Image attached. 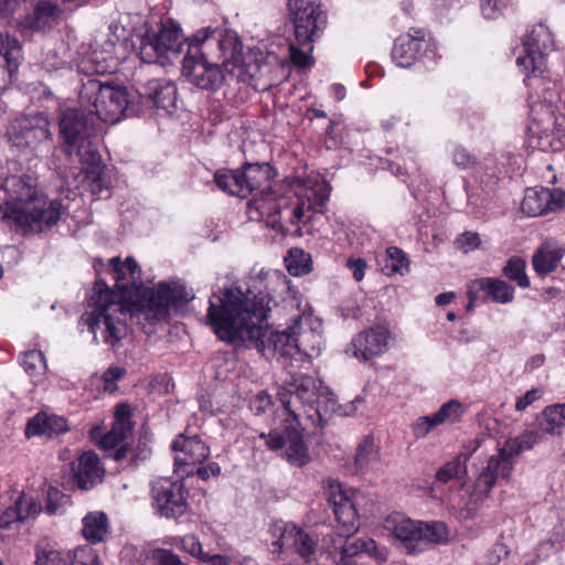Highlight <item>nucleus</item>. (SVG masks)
Segmentation results:
<instances>
[{
  "label": "nucleus",
  "mask_w": 565,
  "mask_h": 565,
  "mask_svg": "<svg viewBox=\"0 0 565 565\" xmlns=\"http://www.w3.org/2000/svg\"><path fill=\"white\" fill-rule=\"evenodd\" d=\"M108 266L116 290L98 278L89 300L92 310L82 319L94 341L100 335L102 342L113 350H117L129 333L128 318L135 317L138 323L146 321L152 327L168 317L170 307H182L194 298L181 280L162 281L156 290L147 289L140 294V268L131 256L124 263L119 257H113Z\"/></svg>",
  "instance_id": "f257e3e1"
},
{
  "label": "nucleus",
  "mask_w": 565,
  "mask_h": 565,
  "mask_svg": "<svg viewBox=\"0 0 565 565\" xmlns=\"http://www.w3.org/2000/svg\"><path fill=\"white\" fill-rule=\"evenodd\" d=\"M256 278L224 289L210 297L207 323L217 338L230 344L254 347L267 360H277L286 367L288 359L302 361L308 355L305 341L313 337L312 330H303V318L297 316L284 331L264 329L270 311L271 298L262 289Z\"/></svg>",
  "instance_id": "f03ea898"
},
{
  "label": "nucleus",
  "mask_w": 565,
  "mask_h": 565,
  "mask_svg": "<svg viewBox=\"0 0 565 565\" xmlns=\"http://www.w3.org/2000/svg\"><path fill=\"white\" fill-rule=\"evenodd\" d=\"M0 190L6 194L0 204V220L14 223L25 233L51 228L65 212L61 201H51L39 192L32 175L0 177Z\"/></svg>",
  "instance_id": "7ed1b4c3"
},
{
  "label": "nucleus",
  "mask_w": 565,
  "mask_h": 565,
  "mask_svg": "<svg viewBox=\"0 0 565 565\" xmlns=\"http://www.w3.org/2000/svg\"><path fill=\"white\" fill-rule=\"evenodd\" d=\"M278 397L298 426L305 420L323 427L339 409L332 391L319 379L303 373H290L280 385Z\"/></svg>",
  "instance_id": "20e7f679"
},
{
  "label": "nucleus",
  "mask_w": 565,
  "mask_h": 565,
  "mask_svg": "<svg viewBox=\"0 0 565 565\" xmlns=\"http://www.w3.org/2000/svg\"><path fill=\"white\" fill-rule=\"evenodd\" d=\"M243 45L236 32L211 25L196 30L188 42V53L216 62L231 73L242 63Z\"/></svg>",
  "instance_id": "39448f33"
},
{
  "label": "nucleus",
  "mask_w": 565,
  "mask_h": 565,
  "mask_svg": "<svg viewBox=\"0 0 565 565\" xmlns=\"http://www.w3.org/2000/svg\"><path fill=\"white\" fill-rule=\"evenodd\" d=\"M78 100L88 115H95L104 122L116 124L125 114L129 100L125 87L110 86L96 78L83 82Z\"/></svg>",
  "instance_id": "423d86ee"
},
{
  "label": "nucleus",
  "mask_w": 565,
  "mask_h": 565,
  "mask_svg": "<svg viewBox=\"0 0 565 565\" xmlns=\"http://www.w3.org/2000/svg\"><path fill=\"white\" fill-rule=\"evenodd\" d=\"M138 54L143 63L166 64L179 57L188 42L178 23L171 19L162 22L158 30H147L138 36Z\"/></svg>",
  "instance_id": "0eeeda50"
},
{
  "label": "nucleus",
  "mask_w": 565,
  "mask_h": 565,
  "mask_svg": "<svg viewBox=\"0 0 565 565\" xmlns=\"http://www.w3.org/2000/svg\"><path fill=\"white\" fill-rule=\"evenodd\" d=\"M384 527L407 554L420 553L446 536V527L443 523L416 522L402 514L387 518Z\"/></svg>",
  "instance_id": "6e6552de"
},
{
  "label": "nucleus",
  "mask_w": 565,
  "mask_h": 565,
  "mask_svg": "<svg viewBox=\"0 0 565 565\" xmlns=\"http://www.w3.org/2000/svg\"><path fill=\"white\" fill-rule=\"evenodd\" d=\"M85 108H66L60 116V134L63 138V151L70 158L88 156L93 159L97 147L93 141L94 126Z\"/></svg>",
  "instance_id": "1a4fd4ad"
},
{
  "label": "nucleus",
  "mask_w": 565,
  "mask_h": 565,
  "mask_svg": "<svg viewBox=\"0 0 565 565\" xmlns=\"http://www.w3.org/2000/svg\"><path fill=\"white\" fill-rule=\"evenodd\" d=\"M525 51L524 56L516 58V64L529 70L531 66V75L524 79L527 87L545 86L542 77L546 70L545 56L554 50V39L548 28L544 24H536L531 32L523 39Z\"/></svg>",
  "instance_id": "9d476101"
},
{
  "label": "nucleus",
  "mask_w": 565,
  "mask_h": 565,
  "mask_svg": "<svg viewBox=\"0 0 565 565\" xmlns=\"http://www.w3.org/2000/svg\"><path fill=\"white\" fill-rule=\"evenodd\" d=\"M7 136L10 145L21 153H34L52 141L50 121L43 113L14 119Z\"/></svg>",
  "instance_id": "9b49d317"
},
{
  "label": "nucleus",
  "mask_w": 565,
  "mask_h": 565,
  "mask_svg": "<svg viewBox=\"0 0 565 565\" xmlns=\"http://www.w3.org/2000/svg\"><path fill=\"white\" fill-rule=\"evenodd\" d=\"M288 10L298 44H311L324 32L328 13L319 0H288Z\"/></svg>",
  "instance_id": "f8f14e48"
},
{
  "label": "nucleus",
  "mask_w": 565,
  "mask_h": 565,
  "mask_svg": "<svg viewBox=\"0 0 565 565\" xmlns=\"http://www.w3.org/2000/svg\"><path fill=\"white\" fill-rule=\"evenodd\" d=\"M307 426H298L294 420L285 425L282 430L274 429L268 434L262 433L259 437L270 450L284 449V458L291 465L302 468L311 461L309 447L303 440L302 430Z\"/></svg>",
  "instance_id": "ddd939ff"
},
{
  "label": "nucleus",
  "mask_w": 565,
  "mask_h": 565,
  "mask_svg": "<svg viewBox=\"0 0 565 565\" xmlns=\"http://www.w3.org/2000/svg\"><path fill=\"white\" fill-rule=\"evenodd\" d=\"M188 490L180 480L159 478L151 486L153 507L161 516L168 519H177L188 512Z\"/></svg>",
  "instance_id": "4468645a"
},
{
  "label": "nucleus",
  "mask_w": 565,
  "mask_h": 565,
  "mask_svg": "<svg viewBox=\"0 0 565 565\" xmlns=\"http://www.w3.org/2000/svg\"><path fill=\"white\" fill-rule=\"evenodd\" d=\"M513 468L514 461L499 448L498 454L489 457L487 465L478 473L470 494L472 500H486L500 479L509 482Z\"/></svg>",
  "instance_id": "2eb2a0df"
},
{
  "label": "nucleus",
  "mask_w": 565,
  "mask_h": 565,
  "mask_svg": "<svg viewBox=\"0 0 565 565\" xmlns=\"http://www.w3.org/2000/svg\"><path fill=\"white\" fill-rule=\"evenodd\" d=\"M274 536L277 539L273 542V553L290 550L306 563H309L316 554L318 537L292 523L276 525Z\"/></svg>",
  "instance_id": "dca6fc26"
},
{
  "label": "nucleus",
  "mask_w": 565,
  "mask_h": 565,
  "mask_svg": "<svg viewBox=\"0 0 565 565\" xmlns=\"http://www.w3.org/2000/svg\"><path fill=\"white\" fill-rule=\"evenodd\" d=\"M222 65L186 52L182 60V75L201 89L216 90L226 79Z\"/></svg>",
  "instance_id": "f3484780"
},
{
  "label": "nucleus",
  "mask_w": 565,
  "mask_h": 565,
  "mask_svg": "<svg viewBox=\"0 0 565 565\" xmlns=\"http://www.w3.org/2000/svg\"><path fill=\"white\" fill-rule=\"evenodd\" d=\"M326 495L329 504L332 507L338 523L342 526L343 534L350 535V533L358 531L356 497H349L343 490L342 484L334 480L328 481Z\"/></svg>",
  "instance_id": "a211bd4d"
},
{
  "label": "nucleus",
  "mask_w": 565,
  "mask_h": 565,
  "mask_svg": "<svg viewBox=\"0 0 565 565\" xmlns=\"http://www.w3.org/2000/svg\"><path fill=\"white\" fill-rule=\"evenodd\" d=\"M431 51L430 42L420 29H413L398 36L392 50V60L399 67H411Z\"/></svg>",
  "instance_id": "6ab92c4d"
},
{
  "label": "nucleus",
  "mask_w": 565,
  "mask_h": 565,
  "mask_svg": "<svg viewBox=\"0 0 565 565\" xmlns=\"http://www.w3.org/2000/svg\"><path fill=\"white\" fill-rule=\"evenodd\" d=\"M171 448L175 452V470L188 476L194 473V471L182 468L202 465L210 456V448L198 435L185 436L180 434L173 440Z\"/></svg>",
  "instance_id": "aec40b11"
},
{
  "label": "nucleus",
  "mask_w": 565,
  "mask_h": 565,
  "mask_svg": "<svg viewBox=\"0 0 565 565\" xmlns=\"http://www.w3.org/2000/svg\"><path fill=\"white\" fill-rule=\"evenodd\" d=\"M238 175L241 184L235 192L236 196L244 199L269 191L270 181L276 177V172L268 163H246L242 170L238 169Z\"/></svg>",
  "instance_id": "412c9836"
},
{
  "label": "nucleus",
  "mask_w": 565,
  "mask_h": 565,
  "mask_svg": "<svg viewBox=\"0 0 565 565\" xmlns=\"http://www.w3.org/2000/svg\"><path fill=\"white\" fill-rule=\"evenodd\" d=\"M480 292H483L486 297H489L493 302L498 303H510L514 299V288L505 280L493 277H482L471 280L468 285L467 310H472Z\"/></svg>",
  "instance_id": "4be33fe9"
},
{
  "label": "nucleus",
  "mask_w": 565,
  "mask_h": 565,
  "mask_svg": "<svg viewBox=\"0 0 565 565\" xmlns=\"http://www.w3.org/2000/svg\"><path fill=\"white\" fill-rule=\"evenodd\" d=\"M565 204V194L547 188H530L525 190L521 210L524 214L535 217L556 211Z\"/></svg>",
  "instance_id": "5701e85b"
},
{
  "label": "nucleus",
  "mask_w": 565,
  "mask_h": 565,
  "mask_svg": "<svg viewBox=\"0 0 565 565\" xmlns=\"http://www.w3.org/2000/svg\"><path fill=\"white\" fill-rule=\"evenodd\" d=\"M72 479L74 484L84 491L93 489L100 483L105 476V469L94 451L83 452L71 465Z\"/></svg>",
  "instance_id": "b1692460"
},
{
  "label": "nucleus",
  "mask_w": 565,
  "mask_h": 565,
  "mask_svg": "<svg viewBox=\"0 0 565 565\" xmlns=\"http://www.w3.org/2000/svg\"><path fill=\"white\" fill-rule=\"evenodd\" d=\"M388 335V330L381 326L360 332L351 342L353 355L369 361L383 354L387 350Z\"/></svg>",
  "instance_id": "393cba45"
},
{
  "label": "nucleus",
  "mask_w": 565,
  "mask_h": 565,
  "mask_svg": "<svg viewBox=\"0 0 565 565\" xmlns=\"http://www.w3.org/2000/svg\"><path fill=\"white\" fill-rule=\"evenodd\" d=\"M142 96L152 104V107L162 109L168 114H171L177 107V86L166 78L149 81L143 87Z\"/></svg>",
  "instance_id": "a878e982"
},
{
  "label": "nucleus",
  "mask_w": 565,
  "mask_h": 565,
  "mask_svg": "<svg viewBox=\"0 0 565 565\" xmlns=\"http://www.w3.org/2000/svg\"><path fill=\"white\" fill-rule=\"evenodd\" d=\"M23 58L22 45L15 38L7 36V46L0 53V92L11 85Z\"/></svg>",
  "instance_id": "bb28decb"
},
{
  "label": "nucleus",
  "mask_w": 565,
  "mask_h": 565,
  "mask_svg": "<svg viewBox=\"0 0 565 565\" xmlns=\"http://www.w3.org/2000/svg\"><path fill=\"white\" fill-rule=\"evenodd\" d=\"M565 254V247L556 242L545 241L542 243L532 256L534 271L540 277H545L556 270L559 262Z\"/></svg>",
  "instance_id": "cd10ccee"
},
{
  "label": "nucleus",
  "mask_w": 565,
  "mask_h": 565,
  "mask_svg": "<svg viewBox=\"0 0 565 565\" xmlns=\"http://www.w3.org/2000/svg\"><path fill=\"white\" fill-rule=\"evenodd\" d=\"M68 429L67 420L64 417L39 413L29 420L25 427V435L26 437L46 436L53 438L66 433Z\"/></svg>",
  "instance_id": "c85d7f7f"
},
{
  "label": "nucleus",
  "mask_w": 565,
  "mask_h": 565,
  "mask_svg": "<svg viewBox=\"0 0 565 565\" xmlns=\"http://www.w3.org/2000/svg\"><path fill=\"white\" fill-rule=\"evenodd\" d=\"M93 159L88 156L79 158V162L84 166L85 178L94 195H102L104 191H108V180L105 175V164L102 162V157L97 151L94 152Z\"/></svg>",
  "instance_id": "c756f323"
},
{
  "label": "nucleus",
  "mask_w": 565,
  "mask_h": 565,
  "mask_svg": "<svg viewBox=\"0 0 565 565\" xmlns=\"http://www.w3.org/2000/svg\"><path fill=\"white\" fill-rule=\"evenodd\" d=\"M303 186L305 193L299 196L305 199L307 210H311L315 213H322L331 192L329 183L317 177L306 180Z\"/></svg>",
  "instance_id": "7c9ffc66"
},
{
  "label": "nucleus",
  "mask_w": 565,
  "mask_h": 565,
  "mask_svg": "<svg viewBox=\"0 0 565 565\" xmlns=\"http://www.w3.org/2000/svg\"><path fill=\"white\" fill-rule=\"evenodd\" d=\"M82 534L92 544L103 542L108 533L109 523L105 512H89L83 518Z\"/></svg>",
  "instance_id": "2f4dec72"
},
{
  "label": "nucleus",
  "mask_w": 565,
  "mask_h": 565,
  "mask_svg": "<svg viewBox=\"0 0 565 565\" xmlns=\"http://www.w3.org/2000/svg\"><path fill=\"white\" fill-rule=\"evenodd\" d=\"M36 507L23 497L17 499L13 507L8 508L0 516V527L9 529L14 522H23L36 514Z\"/></svg>",
  "instance_id": "473e14b6"
},
{
  "label": "nucleus",
  "mask_w": 565,
  "mask_h": 565,
  "mask_svg": "<svg viewBox=\"0 0 565 565\" xmlns=\"http://www.w3.org/2000/svg\"><path fill=\"white\" fill-rule=\"evenodd\" d=\"M540 438L541 433L539 430H529L513 439H508L500 448L503 450V454L514 461L515 457L537 444Z\"/></svg>",
  "instance_id": "72a5a7b5"
},
{
  "label": "nucleus",
  "mask_w": 565,
  "mask_h": 565,
  "mask_svg": "<svg viewBox=\"0 0 565 565\" xmlns=\"http://www.w3.org/2000/svg\"><path fill=\"white\" fill-rule=\"evenodd\" d=\"M469 455L465 452L458 454L452 460L446 462L436 472V480L447 483L454 478L460 479L467 475V461Z\"/></svg>",
  "instance_id": "f704fd0d"
},
{
  "label": "nucleus",
  "mask_w": 565,
  "mask_h": 565,
  "mask_svg": "<svg viewBox=\"0 0 565 565\" xmlns=\"http://www.w3.org/2000/svg\"><path fill=\"white\" fill-rule=\"evenodd\" d=\"M60 13L58 7L52 1H40L33 11V15L26 19V25L34 30L44 28L50 20L56 18Z\"/></svg>",
  "instance_id": "c9c22d12"
},
{
  "label": "nucleus",
  "mask_w": 565,
  "mask_h": 565,
  "mask_svg": "<svg viewBox=\"0 0 565 565\" xmlns=\"http://www.w3.org/2000/svg\"><path fill=\"white\" fill-rule=\"evenodd\" d=\"M526 262L522 257L512 256L502 268V274L510 280H514L521 288L530 287V279L525 273Z\"/></svg>",
  "instance_id": "e433bc0d"
},
{
  "label": "nucleus",
  "mask_w": 565,
  "mask_h": 565,
  "mask_svg": "<svg viewBox=\"0 0 565 565\" xmlns=\"http://www.w3.org/2000/svg\"><path fill=\"white\" fill-rule=\"evenodd\" d=\"M285 262L291 276H302L311 270L310 255L299 248L291 249Z\"/></svg>",
  "instance_id": "4c0bfd02"
},
{
  "label": "nucleus",
  "mask_w": 565,
  "mask_h": 565,
  "mask_svg": "<svg viewBox=\"0 0 565 565\" xmlns=\"http://www.w3.org/2000/svg\"><path fill=\"white\" fill-rule=\"evenodd\" d=\"M376 455V446L372 436H366L358 446L354 456V467L356 472L367 470L372 459Z\"/></svg>",
  "instance_id": "58836bf2"
},
{
  "label": "nucleus",
  "mask_w": 565,
  "mask_h": 565,
  "mask_svg": "<svg viewBox=\"0 0 565 565\" xmlns=\"http://www.w3.org/2000/svg\"><path fill=\"white\" fill-rule=\"evenodd\" d=\"M465 406L458 399H450L433 414L438 425L458 423L465 414Z\"/></svg>",
  "instance_id": "ea45409f"
},
{
  "label": "nucleus",
  "mask_w": 565,
  "mask_h": 565,
  "mask_svg": "<svg viewBox=\"0 0 565 565\" xmlns=\"http://www.w3.org/2000/svg\"><path fill=\"white\" fill-rule=\"evenodd\" d=\"M564 427L557 414V408L553 405L546 406L539 419V431L548 435H561Z\"/></svg>",
  "instance_id": "a19ab883"
},
{
  "label": "nucleus",
  "mask_w": 565,
  "mask_h": 565,
  "mask_svg": "<svg viewBox=\"0 0 565 565\" xmlns=\"http://www.w3.org/2000/svg\"><path fill=\"white\" fill-rule=\"evenodd\" d=\"M70 551L62 552L50 546H39L35 552L36 565H70Z\"/></svg>",
  "instance_id": "79ce46f5"
},
{
  "label": "nucleus",
  "mask_w": 565,
  "mask_h": 565,
  "mask_svg": "<svg viewBox=\"0 0 565 565\" xmlns=\"http://www.w3.org/2000/svg\"><path fill=\"white\" fill-rule=\"evenodd\" d=\"M143 565H186L168 548H152L145 554Z\"/></svg>",
  "instance_id": "37998d69"
},
{
  "label": "nucleus",
  "mask_w": 565,
  "mask_h": 565,
  "mask_svg": "<svg viewBox=\"0 0 565 565\" xmlns=\"http://www.w3.org/2000/svg\"><path fill=\"white\" fill-rule=\"evenodd\" d=\"M313 43L311 44H298L291 43L289 45V58L290 62L298 68H307L312 66L313 57L311 52L313 50Z\"/></svg>",
  "instance_id": "c03bdc74"
},
{
  "label": "nucleus",
  "mask_w": 565,
  "mask_h": 565,
  "mask_svg": "<svg viewBox=\"0 0 565 565\" xmlns=\"http://www.w3.org/2000/svg\"><path fill=\"white\" fill-rule=\"evenodd\" d=\"M214 181L220 190L231 195H236L235 190L239 188V175L237 170H217Z\"/></svg>",
  "instance_id": "a18cd8bd"
},
{
  "label": "nucleus",
  "mask_w": 565,
  "mask_h": 565,
  "mask_svg": "<svg viewBox=\"0 0 565 565\" xmlns=\"http://www.w3.org/2000/svg\"><path fill=\"white\" fill-rule=\"evenodd\" d=\"M23 370L30 375L34 376L45 371V359L41 351L30 350L23 353L20 361Z\"/></svg>",
  "instance_id": "49530a36"
},
{
  "label": "nucleus",
  "mask_w": 565,
  "mask_h": 565,
  "mask_svg": "<svg viewBox=\"0 0 565 565\" xmlns=\"http://www.w3.org/2000/svg\"><path fill=\"white\" fill-rule=\"evenodd\" d=\"M450 153L454 164L461 170L475 169L479 164L478 158L463 146L455 145Z\"/></svg>",
  "instance_id": "de8ad7c7"
},
{
  "label": "nucleus",
  "mask_w": 565,
  "mask_h": 565,
  "mask_svg": "<svg viewBox=\"0 0 565 565\" xmlns=\"http://www.w3.org/2000/svg\"><path fill=\"white\" fill-rule=\"evenodd\" d=\"M70 565H100L98 555L87 545L70 551Z\"/></svg>",
  "instance_id": "09e8293b"
},
{
  "label": "nucleus",
  "mask_w": 565,
  "mask_h": 565,
  "mask_svg": "<svg viewBox=\"0 0 565 565\" xmlns=\"http://www.w3.org/2000/svg\"><path fill=\"white\" fill-rule=\"evenodd\" d=\"M130 434L131 433H128L124 429H118V427L113 425L111 429L99 440V447L106 450L114 449L125 443Z\"/></svg>",
  "instance_id": "8fccbe9b"
},
{
  "label": "nucleus",
  "mask_w": 565,
  "mask_h": 565,
  "mask_svg": "<svg viewBox=\"0 0 565 565\" xmlns=\"http://www.w3.org/2000/svg\"><path fill=\"white\" fill-rule=\"evenodd\" d=\"M387 256L391 260V264L387 267H391V270L396 274L403 275L408 271V259L405 253L398 247H388Z\"/></svg>",
  "instance_id": "3c124183"
},
{
  "label": "nucleus",
  "mask_w": 565,
  "mask_h": 565,
  "mask_svg": "<svg viewBox=\"0 0 565 565\" xmlns=\"http://www.w3.org/2000/svg\"><path fill=\"white\" fill-rule=\"evenodd\" d=\"M131 411L128 404H119L116 406L115 411V422L114 426L118 427V429H124L128 433H131L134 429V425L130 420Z\"/></svg>",
  "instance_id": "603ef678"
},
{
  "label": "nucleus",
  "mask_w": 565,
  "mask_h": 565,
  "mask_svg": "<svg viewBox=\"0 0 565 565\" xmlns=\"http://www.w3.org/2000/svg\"><path fill=\"white\" fill-rule=\"evenodd\" d=\"M480 244L481 241L479 234L476 232H463L456 239L458 249L462 250L463 253H469L479 248Z\"/></svg>",
  "instance_id": "864d4df0"
},
{
  "label": "nucleus",
  "mask_w": 565,
  "mask_h": 565,
  "mask_svg": "<svg viewBox=\"0 0 565 565\" xmlns=\"http://www.w3.org/2000/svg\"><path fill=\"white\" fill-rule=\"evenodd\" d=\"M439 426L434 415L422 416L413 424V433L416 438L427 436L435 427Z\"/></svg>",
  "instance_id": "5fc2aeb1"
},
{
  "label": "nucleus",
  "mask_w": 565,
  "mask_h": 565,
  "mask_svg": "<svg viewBox=\"0 0 565 565\" xmlns=\"http://www.w3.org/2000/svg\"><path fill=\"white\" fill-rule=\"evenodd\" d=\"M181 548L200 561L205 553L198 536L194 534H186L181 539Z\"/></svg>",
  "instance_id": "6e6d98bb"
},
{
  "label": "nucleus",
  "mask_w": 565,
  "mask_h": 565,
  "mask_svg": "<svg viewBox=\"0 0 565 565\" xmlns=\"http://www.w3.org/2000/svg\"><path fill=\"white\" fill-rule=\"evenodd\" d=\"M373 544V541H364L362 539H355L353 541H347L345 544L341 547L344 554L352 557H358L362 553L369 550V545Z\"/></svg>",
  "instance_id": "4d7b16f0"
},
{
  "label": "nucleus",
  "mask_w": 565,
  "mask_h": 565,
  "mask_svg": "<svg viewBox=\"0 0 565 565\" xmlns=\"http://www.w3.org/2000/svg\"><path fill=\"white\" fill-rule=\"evenodd\" d=\"M373 544V541H364L362 539H355L353 541H347L345 544L341 547L344 554L352 557H358L362 553L369 550V545Z\"/></svg>",
  "instance_id": "13d9d810"
},
{
  "label": "nucleus",
  "mask_w": 565,
  "mask_h": 565,
  "mask_svg": "<svg viewBox=\"0 0 565 565\" xmlns=\"http://www.w3.org/2000/svg\"><path fill=\"white\" fill-rule=\"evenodd\" d=\"M508 0H481V11L484 18H497L507 6Z\"/></svg>",
  "instance_id": "bf43d9fd"
},
{
  "label": "nucleus",
  "mask_w": 565,
  "mask_h": 565,
  "mask_svg": "<svg viewBox=\"0 0 565 565\" xmlns=\"http://www.w3.org/2000/svg\"><path fill=\"white\" fill-rule=\"evenodd\" d=\"M509 548L502 542H497L493 544L492 548L489 551L487 555V562L489 565H498L502 559L508 557Z\"/></svg>",
  "instance_id": "052dcab7"
},
{
  "label": "nucleus",
  "mask_w": 565,
  "mask_h": 565,
  "mask_svg": "<svg viewBox=\"0 0 565 565\" xmlns=\"http://www.w3.org/2000/svg\"><path fill=\"white\" fill-rule=\"evenodd\" d=\"M541 396H542L541 388H532V390L527 391L523 396L518 398V401L515 403V411H518V412L525 411L535 401L540 399Z\"/></svg>",
  "instance_id": "680f3d73"
},
{
  "label": "nucleus",
  "mask_w": 565,
  "mask_h": 565,
  "mask_svg": "<svg viewBox=\"0 0 565 565\" xmlns=\"http://www.w3.org/2000/svg\"><path fill=\"white\" fill-rule=\"evenodd\" d=\"M125 372L126 371L119 366L108 367L103 375L105 390L113 391L116 387L115 383L124 376Z\"/></svg>",
  "instance_id": "e2e57ef3"
},
{
  "label": "nucleus",
  "mask_w": 565,
  "mask_h": 565,
  "mask_svg": "<svg viewBox=\"0 0 565 565\" xmlns=\"http://www.w3.org/2000/svg\"><path fill=\"white\" fill-rule=\"evenodd\" d=\"M309 211L310 210H307V203L305 199L302 196H298L295 206L290 211V223L294 225L298 224L305 217L306 212Z\"/></svg>",
  "instance_id": "0e129e2a"
},
{
  "label": "nucleus",
  "mask_w": 565,
  "mask_h": 565,
  "mask_svg": "<svg viewBox=\"0 0 565 565\" xmlns=\"http://www.w3.org/2000/svg\"><path fill=\"white\" fill-rule=\"evenodd\" d=\"M132 448L128 446L127 443H122L118 447L109 450V457L113 458L117 462H121L124 460H128L130 462Z\"/></svg>",
  "instance_id": "69168bd1"
},
{
  "label": "nucleus",
  "mask_w": 565,
  "mask_h": 565,
  "mask_svg": "<svg viewBox=\"0 0 565 565\" xmlns=\"http://www.w3.org/2000/svg\"><path fill=\"white\" fill-rule=\"evenodd\" d=\"M348 267L352 270L353 278L356 281H361L364 278L366 262L363 258H350L348 260Z\"/></svg>",
  "instance_id": "338daca9"
},
{
  "label": "nucleus",
  "mask_w": 565,
  "mask_h": 565,
  "mask_svg": "<svg viewBox=\"0 0 565 565\" xmlns=\"http://www.w3.org/2000/svg\"><path fill=\"white\" fill-rule=\"evenodd\" d=\"M220 473L221 467L217 462H210L207 466H201L195 471V475L202 480H207L211 476L216 477Z\"/></svg>",
  "instance_id": "774afa93"
}]
</instances>
